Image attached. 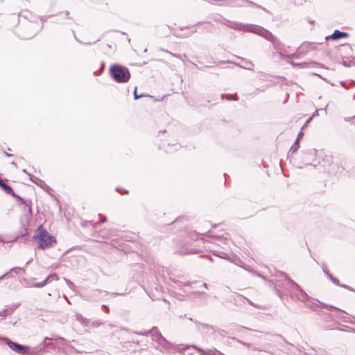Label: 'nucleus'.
Returning <instances> with one entry per match:
<instances>
[{
    "label": "nucleus",
    "instance_id": "cd10ccee",
    "mask_svg": "<svg viewBox=\"0 0 355 355\" xmlns=\"http://www.w3.org/2000/svg\"><path fill=\"white\" fill-rule=\"evenodd\" d=\"M317 302H318V304H320L324 308L329 309H333V310H336L337 311H340V312L342 311L341 309H340L339 308L336 307V306H334L333 305L322 302H320L319 300H317Z\"/></svg>",
    "mask_w": 355,
    "mask_h": 355
},
{
    "label": "nucleus",
    "instance_id": "f8f14e48",
    "mask_svg": "<svg viewBox=\"0 0 355 355\" xmlns=\"http://www.w3.org/2000/svg\"><path fill=\"white\" fill-rule=\"evenodd\" d=\"M29 179L36 185L44 189L45 191L49 193L52 189L45 183V182L37 177L29 175Z\"/></svg>",
    "mask_w": 355,
    "mask_h": 355
},
{
    "label": "nucleus",
    "instance_id": "6e6d98bb",
    "mask_svg": "<svg viewBox=\"0 0 355 355\" xmlns=\"http://www.w3.org/2000/svg\"><path fill=\"white\" fill-rule=\"evenodd\" d=\"M99 216L101 217V222L105 223L107 221V218L105 216H103L101 214H99Z\"/></svg>",
    "mask_w": 355,
    "mask_h": 355
},
{
    "label": "nucleus",
    "instance_id": "79ce46f5",
    "mask_svg": "<svg viewBox=\"0 0 355 355\" xmlns=\"http://www.w3.org/2000/svg\"><path fill=\"white\" fill-rule=\"evenodd\" d=\"M47 340H50V338H49L46 337V338L44 339V340H43V342L42 343V344H41V345H40V346H42L43 348H44V347H46V346H49L50 343H48V342H47Z\"/></svg>",
    "mask_w": 355,
    "mask_h": 355
},
{
    "label": "nucleus",
    "instance_id": "1a4fd4ad",
    "mask_svg": "<svg viewBox=\"0 0 355 355\" xmlns=\"http://www.w3.org/2000/svg\"><path fill=\"white\" fill-rule=\"evenodd\" d=\"M349 37V33L344 31H340L338 29H336L334 31V33L329 35H327L324 37L325 41H329L330 40H338L342 38H347Z\"/></svg>",
    "mask_w": 355,
    "mask_h": 355
},
{
    "label": "nucleus",
    "instance_id": "39448f33",
    "mask_svg": "<svg viewBox=\"0 0 355 355\" xmlns=\"http://www.w3.org/2000/svg\"><path fill=\"white\" fill-rule=\"evenodd\" d=\"M165 350L171 352H183L189 346L184 347L183 345H175L167 340L164 336L156 342Z\"/></svg>",
    "mask_w": 355,
    "mask_h": 355
},
{
    "label": "nucleus",
    "instance_id": "393cba45",
    "mask_svg": "<svg viewBox=\"0 0 355 355\" xmlns=\"http://www.w3.org/2000/svg\"><path fill=\"white\" fill-rule=\"evenodd\" d=\"M244 329L251 330L249 328H247L243 326L238 325V324H232V328H231V330H232L234 332H236V333H241Z\"/></svg>",
    "mask_w": 355,
    "mask_h": 355
},
{
    "label": "nucleus",
    "instance_id": "5701e85b",
    "mask_svg": "<svg viewBox=\"0 0 355 355\" xmlns=\"http://www.w3.org/2000/svg\"><path fill=\"white\" fill-rule=\"evenodd\" d=\"M37 35V32L31 31L30 33H21L19 34V37L22 40H29L34 37Z\"/></svg>",
    "mask_w": 355,
    "mask_h": 355
},
{
    "label": "nucleus",
    "instance_id": "8fccbe9b",
    "mask_svg": "<svg viewBox=\"0 0 355 355\" xmlns=\"http://www.w3.org/2000/svg\"><path fill=\"white\" fill-rule=\"evenodd\" d=\"M342 64L345 67H349L352 66V62H347V61L343 60Z\"/></svg>",
    "mask_w": 355,
    "mask_h": 355
},
{
    "label": "nucleus",
    "instance_id": "bb28decb",
    "mask_svg": "<svg viewBox=\"0 0 355 355\" xmlns=\"http://www.w3.org/2000/svg\"><path fill=\"white\" fill-rule=\"evenodd\" d=\"M300 141L295 139L294 144L290 148L289 152L291 153V155H292L293 153H296L297 151V150L300 148Z\"/></svg>",
    "mask_w": 355,
    "mask_h": 355
},
{
    "label": "nucleus",
    "instance_id": "f704fd0d",
    "mask_svg": "<svg viewBox=\"0 0 355 355\" xmlns=\"http://www.w3.org/2000/svg\"><path fill=\"white\" fill-rule=\"evenodd\" d=\"M308 46L311 49H315V45L314 43H311V42H304L302 44V46Z\"/></svg>",
    "mask_w": 355,
    "mask_h": 355
},
{
    "label": "nucleus",
    "instance_id": "423d86ee",
    "mask_svg": "<svg viewBox=\"0 0 355 355\" xmlns=\"http://www.w3.org/2000/svg\"><path fill=\"white\" fill-rule=\"evenodd\" d=\"M215 21H218L232 29L239 30V31H248V32H250L248 30L250 28V26H254L253 24H241L239 22L230 21L229 19L223 18L222 16H220V19H215Z\"/></svg>",
    "mask_w": 355,
    "mask_h": 355
},
{
    "label": "nucleus",
    "instance_id": "dca6fc26",
    "mask_svg": "<svg viewBox=\"0 0 355 355\" xmlns=\"http://www.w3.org/2000/svg\"><path fill=\"white\" fill-rule=\"evenodd\" d=\"M20 270H22L23 272H24V270L22 268H19V267L12 268L9 272L5 273L4 275H3L2 276L0 277V281L2 279H4L5 278H10V277L13 278L14 275L12 273L15 272V275H17Z\"/></svg>",
    "mask_w": 355,
    "mask_h": 355
},
{
    "label": "nucleus",
    "instance_id": "49530a36",
    "mask_svg": "<svg viewBox=\"0 0 355 355\" xmlns=\"http://www.w3.org/2000/svg\"><path fill=\"white\" fill-rule=\"evenodd\" d=\"M345 120L346 121H349V122H350V123H352L355 124V115H354V116H352V117H349V118H347V117H345Z\"/></svg>",
    "mask_w": 355,
    "mask_h": 355
},
{
    "label": "nucleus",
    "instance_id": "0eeeda50",
    "mask_svg": "<svg viewBox=\"0 0 355 355\" xmlns=\"http://www.w3.org/2000/svg\"><path fill=\"white\" fill-rule=\"evenodd\" d=\"M142 97H144L146 98V102L147 103H156V102H159V101H162L165 97V96H163L160 98H155V96H151V95H149V94H137V87H135V91H134V98L135 100L137 99H139L140 98H142Z\"/></svg>",
    "mask_w": 355,
    "mask_h": 355
},
{
    "label": "nucleus",
    "instance_id": "3c124183",
    "mask_svg": "<svg viewBox=\"0 0 355 355\" xmlns=\"http://www.w3.org/2000/svg\"><path fill=\"white\" fill-rule=\"evenodd\" d=\"M275 293L277 294V295L279 298H281V299H282V298H283L284 295L281 293V291H280L279 290H278V289L275 288Z\"/></svg>",
    "mask_w": 355,
    "mask_h": 355
},
{
    "label": "nucleus",
    "instance_id": "4468645a",
    "mask_svg": "<svg viewBox=\"0 0 355 355\" xmlns=\"http://www.w3.org/2000/svg\"><path fill=\"white\" fill-rule=\"evenodd\" d=\"M236 58L238 59L241 60L243 62V65H241L240 64H236V66H239V67H240L241 68H243V69H248V70H250V71H253L254 70L253 68H254V64L251 61H250V60H247L245 58L239 57V56H236Z\"/></svg>",
    "mask_w": 355,
    "mask_h": 355
},
{
    "label": "nucleus",
    "instance_id": "4d7b16f0",
    "mask_svg": "<svg viewBox=\"0 0 355 355\" xmlns=\"http://www.w3.org/2000/svg\"><path fill=\"white\" fill-rule=\"evenodd\" d=\"M3 154L6 157H13V155L12 154H10V153H7L6 151H3Z\"/></svg>",
    "mask_w": 355,
    "mask_h": 355
},
{
    "label": "nucleus",
    "instance_id": "c756f323",
    "mask_svg": "<svg viewBox=\"0 0 355 355\" xmlns=\"http://www.w3.org/2000/svg\"><path fill=\"white\" fill-rule=\"evenodd\" d=\"M279 54L282 59H286L288 62H290V59L292 58H299V55L296 53L289 55H284L282 53H279Z\"/></svg>",
    "mask_w": 355,
    "mask_h": 355
},
{
    "label": "nucleus",
    "instance_id": "864d4df0",
    "mask_svg": "<svg viewBox=\"0 0 355 355\" xmlns=\"http://www.w3.org/2000/svg\"><path fill=\"white\" fill-rule=\"evenodd\" d=\"M207 235H209L210 236L215 237V238L218 239L220 241H222L223 239V236H211V232L209 231L207 232Z\"/></svg>",
    "mask_w": 355,
    "mask_h": 355
},
{
    "label": "nucleus",
    "instance_id": "7ed1b4c3",
    "mask_svg": "<svg viewBox=\"0 0 355 355\" xmlns=\"http://www.w3.org/2000/svg\"><path fill=\"white\" fill-rule=\"evenodd\" d=\"M250 32L257 34L258 35H260L267 40L268 41L270 42L273 46V48L277 51H279L282 49L284 44L279 41V39L272 33L259 26H250V28L248 29Z\"/></svg>",
    "mask_w": 355,
    "mask_h": 355
},
{
    "label": "nucleus",
    "instance_id": "37998d69",
    "mask_svg": "<svg viewBox=\"0 0 355 355\" xmlns=\"http://www.w3.org/2000/svg\"><path fill=\"white\" fill-rule=\"evenodd\" d=\"M8 315V309H5L2 311H0V316L6 318Z\"/></svg>",
    "mask_w": 355,
    "mask_h": 355
},
{
    "label": "nucleus",
    "instance_id": "9d476101",
    "mask_svg": "<svg viewBox=\"0 0 355 355\" xmlns=\"http://www.w3.org/2000/svg\"><path fill=\"white\" fill-rule=\"evenodd\" d=\"M337 50L340 54V55L343 59L344 58H347V56L351 55V52L352 51V46L349 44H343L336 47Z\"/></svg>",
    "mask_w": 355,
    "mask_h": 355
},
{
    "label": "nucleus",
    "instance_id": "6e6552de",
    "mask_svg": "<svg viewBox=\"0 0 355 355\" xmlns=\"http://www.w3.org/2000/svg\"><path fill=\"white\" fill-rule=\"evenodd\" d=\"M9 195H11L18 202L19 205H23L28 207V217H32L33 213H32V208H31V202L26 200L23 199L21 196L16 194L14 191L12 190V192L9 193Z\"/></svg>",
    "mask_w": 355,
    "mask_h": 355
},
{
    "label": "nucleus",
    "instance_id": "ddd939ff",
    "mask_svg": "<svg viewBox=\"0 0 355 355\" xmlns=\"http://www.w3.org/2000/svg\"><path fill=\"white\" fill-rule=\"evenodd\" d=\"M172 147H174V150H177L180 147V144L175 143L174 144H171L170 143L163 142L162 145L159 146V148H162L166 153H171L173 152Z\"/></svg>",
    "mask_w": 355,
    "mask_h": 355
},
{
    "label": "nucleus",
    "instance_id": "2f4dec72",
    "mask_svg": "<svg viewBox=\"0 0 355 355\" xmlns=\"http://www.w3.org/2000/svg\"><path fill=\"white\" fill-rule=\"evenodd\" d=\"M227 337H228L229 338H230V339L233 340H235V341H236V342H237V343H239L242 344L243 345H244V346H245V347H250V345H251L250 343H246V342H244V341H242V340H239V339L236 338V337H234V336H227Z\"/></svg>",
    "mask_w": 355,
    "mask_h": 355
},
{
    "label": "nucleus",
    "instance_id": "a19ab883",
    "mask_svg": "<svg viewBox=\"0 0 355 355\" xmlns=\"http://www.w3.org/2000/svg\"><path fill=\"white\" fill-rule=\"evenodd\" d=\"M136 334L141 335V336H148L150 334V329L148 331H136Z\"/></svg>",
    "mask_w": 355,
    "mask_h": 355
},
{
    "label": "nucleus",
    "instance_id": "aec40b11",
    "mask_svg": "<svg viewBox=\"0 0 355 355\" xmlns=\"http://www.w3.org/2000/svg\"><path fill=\"white\" fill-rule=\"evenodd\" d=\"M8 181L7 179L2 180L0 178V188L7 194L12 192V188L7 184L6 182Z\"/></svg>",
    "mask_w": 355,
    "mask_h": 355
},
{
    "label": "nucleus",
    "instance_id": "680f3d73",
    "mask_svg": "<svg viewBox=\"0 0 355 355\" xmlns=\"http://www.w3.org/2000/svg\"><path fill=\"white\" fill-rule=\"evenodd\" d=\"M103 307L105 309L106 313H109L110 309L107 305H103Z\"/></svg>",
    "mask_w": 355,
    "mask_h": 355
},
{
    "label": "nucleus",
    "instance_id": "603ef678",
    "mask_svg": "<svg viewBox=\"0 0 355 355\" xmlns=\"http://www.w3.org/2000/svg\"><path fill=\"white\" fill-rule=\"evenodd\" d=\"M340 287L345 288H346V289H347L349 291H354V290L352 287H350V286H347L346 284H341Z\"/></svg>",
    "mask_w": 355,
    "mask_h": 355
},
{
    "label": "nucleus",
    "instance_id": "ea45409f",
    "mask_svg": "<svg viewBox=\"0 0 355 355\" xmlns=\"http://www.w3.org/2000/svg\"><path fill=\"white\" fill-rule=\"evenodd\" d=\"M189 236L194 240H198V233H197L196 232H190Z\"/></svg>",
    "mask_w": 355,
    "mask_h": 355
},
{
    "label": "nucleus",
    "instance_id": "de8ad7c7",
    "mask_svg": "<svg viewBox=\"0 0 355 355\" xmlns=\"http://www.w3.org/2000/svg\"><path fill=\"white\" fill-rule=\"evenodd\" d=\"M318 306V304L313 303L312 304L308 305V307L311 310L315 311V309Z\"/></svg>",
    "mask_w": 355,
    "mask_h": 355
},
{
    "label": "nucleus",
    "instance_id": "09e8293b",
    "mask_svg": "<svg viewBox=\"0 0 355 355\" xmlns=\"http://www.w3.org/2000/svg\"><path fill=\"white\" fill-rule=\"evenodd\" d=\"M173 282L176 284L179 287L184 286V282L180 280H173Z\"/></svg>",
    "mask_w": 355,
    "mask_h": 355
},
{
    "label": "nucleus",
    "instance_id": "a211bd4d",
    "mask_svg": "<svg viewBox=\"0 0 355 355\" xmlns=\"http://www.w3.org/2000/svg\"><path fill=\"white\" fill-rule=\"evenodd\" d=\"M191 321H193L198 327H202L204 329H207L211 331V334L215 333V327L207 323L200 322L198 320H193L192 318H189Z\"/></svg>",
    "mask_w": 355,
    "mask_h": 355
},
{
    "label": "nucleus",
    "instance_id": "f257e3e1",
    "mask_svg": "<svg viewBox=\"0 0 355 355\" xmlns=\"http://www.w3.org/2000/svg\"><path fill=\"white\" fill-rule=\"evenodd\" d=\"M33 239L37 241V247L42 250L51 248L57 243L55 237L50 234L42 225L37 227Z\"/></svg>",
    "mask_w": 355,
    "mask_h": 355
},
{
    "label": "nucleus",
    "instance_id": "c85d7f7f",
    "mask_svg": "<svg viewBox=\"0 0 355 355\" xmlns=\"http://www.w3.org/2000/svg\"><path fill=\"white\" fill-rule=\"evenodd\" d=\"M220 98L222 100H227V101H236L237 100L236 95H231L227 94H222L220 95Z\"/></svg>",
    "mask_w": 355,
    "mask_h": 355
},
{
    "label": "nucleus",
    "instance_id": "69168bd1",
    "mask_svg": "<svg viewBox=\"0 0 355 355\" xmlns=\"http://www.w3.org/2000/svg\"><path fill=\"white\" fill-rule=\"evenodd\" d=\"M32 26H33V25H32V24H29V26L26 28V29H27L28 31H31V30L32 29Z\"/></svg>",
    "mask_w": 355,
    "mask_h": 355
},
{
    "label": "nucleus",
    "instance_id": "20e7f679",
    "mask_svg": "<svg viewBox=\"0 0 355 355\" xmlns=\"http://www.w3.org/2000/svg\"><path fill=\"white\" fill-rule=\"evenodd\" d=\"M0 343L6 344L12 351L21 354L26 355L29 352V347L14 342L6 337L0 336Z\"/></svg>",
    "mask_w": 355,
    "mask_h": 355
},
{
    "label": "nucleus",
    "instance_id": "473e14b6",
    "mask_svg": "<svg viewBox=\"0 0 355 355\" xmlns=\"http://www.w3.org/2000/svg\"><path fill=\"white\" fill-rule=\"evenodd\" d=\"M328 278L332 282L333 284L340 286L341 284H340L339 280L334 277L331 274H328Z\"/></svg>",
    "mask_w": 355,
    "mask_h": 355
},
{
    "label": "nucleus",
    "instance_id": "052dcab7",
    "mask_svg": "<svg viewBox=\"0 0 355 355\" xmlns=\"http://www.w3.org/2000/svg\"><path fill=\"white\" fill-rule=\"evenodd\" d=\"M308 153L311 155H315V150H309Z\"/></svg>",
    "mask_w": 355,
    "mask_h": 355
},
{
    "label": "nucleus",
    "instance_id": "e2e57ef3",
    "mask_svg": "<svg viewBox=\"0 0 355 355\" xmlns=\"http://www.w3.org/2000/svg\"><path fill=\"white\" fill-rule=\"evenodd\" d=\"M22 172L25 174H26L28 177H29V175H31V173H29L26 169H23L22 170Z\"/></svg>",
    "mask_w": 355,
    "mask_h": 355
},
{
    "label": "nucleus",
    "instance_id": "58836bf2",
    "mask_svg": "<svg viewBox=\"0 0 355 355\" xmlns=\"http://www.w3.org/2000/svg\"><path fill=\"white\" fill-rule=\"evenodd\" d=\"M63 279H64V280L65 281V282H66V284H67V286H68L70 288H73L75 287L74 284H73L72 282H71L69 279H67V278H65V277H64Z\"/></svg>",
    "mask_w": 355,
    "mask_h": 355
},
{
    "label": "nucleus",
    "instance_id": "412c9836",
    "mask_svg": "<svg viewBox=\"0 0 355 355\" xmlns=\"http://www.w3.org/2000/svg\"><path fill=\"white\" fill-rule=\"evenodd\" d=\"M76 319L78 320L82 325L86 327L88 326L90 323L89 319L83 317V315L80 313L76 314Z\"/></svg>",
    "mask_w": 355,
    "mask_h": 355
},
{
    "label": "nucleus",
    "instance_id": "4be33fe9",
    "mask_svg": "<svg viewBox=\"0 0 355 355\" xmlns=\"http://www.w3.org/2000/svg\"><path fill=\"white\" fill-rule=\"evenodd\" d=\"M300 293V297L297 296V300H300L303 302H305L306 300H313L311 296H309L303 289L302 288L299 291Z\"/></svg>",
    "mask_w": 355,
    "mask_h": 355
},
{
    "label": "nucleus",
    "instance_id": "0e129e2a",
    "mask_svg": "<svg viewBox=\"0 0 355 355\" xmlns=\"http://www.w3.org/2000/svg\"><path fill=\"white\" fill-rule=\"evenodd\" d=\"M201 286L203 287V288H208V285L206 283L202 284Z\"/></svg>",
    "mask_w": 355,
    "mask_h": 355
},
{
    "label": "nucleus",
    "instance_id": "6ab92c4d",
    "mask_svg": "<svg viewBox=\"0 0 355 355\" xmlns=\"http://www.w3.org/2000/svg\"><path fill=\"white\" fill-rule=\"evenodd\" d=\"M319 115V112H313L311 116H310L306 121L305 124L302 127L301 130L297 135L296 139L300 141L304 135L303 129L304 127L311 122V121L316 116Z\"/></svg>",
    "mask_w": 355,
    "mask_h": 355
},
{
    "label": "nucleus",
    "instance_id": "9b49d317",
    "mask_svg": "<svg viewBox=\"0 0 355 355\" xmlns=\"http://www.w3.org/2000/svg\"><path fill=\"white\" fill-rule=\"evenodd\" d=\"M59 279V277L56 273L50 274L43 282L35 283L33 284V287L35 288H42L51 283L53 281H58Z\"/></svg>",
    "mask_w": 355,
    "mask_h": 355
},
{
    "label": "nucleus",
    "instance_id": "a878e982",
    "mask_svg": "<svg viewBox=\"0 0 355 355\" xmlns=\"http://www.w3.org/2000/svg\"><path fill=\"white\" fill-rule=\"evenodd\" d=\"M99 223L100 222H96L94 223L92 220H83L80 225L83 227H87L89 225H92L93 228H96V226L99 224Z\"/></svg>",
    "mask_w": 355,
    "mask_h": 355
},
{
    "label": "nucleus",
    "instance_id": "774afa93",
    "mask_svg": "<svg viewBox=\"0 0 355 355\" xmlns=\"http://www.w3.org/2000/svg\"><path fill=\"white\" fill-rule=\"evenodd\" d=\"M11 164H12L13 166H15V167L17 168V164H16L15 162H11Z\"/></svg>",
    "mask_w": 355,
    "mask_h": 355
},
{
    "label": "nucleus",
    "instance_id": "c9c22d12",
    "mask_svg": "<svg viewBox=\"0 0 355 355\" xmlns=\"http://www.w3.org/2000/svg\"><path fill=\"white\" fill-rule=\"evenodd\" d=\"M322 270H323V272L327 275V277H328V274H331L327 268V264L325 263H322Z\"/></svg>",
    "mask_w": 355,
    "mask_h": 355
},
{
    "label": "nucleus",
    "instance_id": "72a5a7b5",
    "mask_svg": "<svg viewBox=\"0 0 355 355\" xmlns=\"http://www.w3.org/2000/svg\"><path fill=\"white\" fill-rule=\"evenodd\" d=\"M338 313L335 315V317L338 319H340L343 322H346L345 320V317L343 315V313H346L345 311H343L340 312V311H338Z\"/></svg>",
    "mask_w": 355,
    "mask_h": 355
},
{
    "label": "nucleus",
    "instance_id": "13d9d810",
    "mask_svg": "<svg viewBox=\"0 0 355 355\" xmlns=\"http://www.w3.org/2000/svg\"><path fill=\"white\" fill-rule=\"evenodd\" d=\"M124 239H125V241H130L133 240V238H132V237L130 238L128 236H125Z\"/></svg>",
    "mask_w": 355,
    "mask_h": 355
},
{
    "label": "nucleus",
    "instance_id": "b1692460",
    "mask_svg": "<svg viewBox=\"0 0 355 355\" xmlns=\"http://www.w3.org/2000/svg\"><path fill=\"white\" fill-rule=\"evenodd\" d=\"M44 351V349L42 346H38L37 347L32 349L31 350L29 349V352L28 354L42 355L43 354Z\"/></svg>",
    "mask_w": 355,
    "mask_h": 355
},
{
    "label": "nucleus",
    "instance_id": "c03bdc74",
    "mask_svg": "<svg viewBox=\"0 0 355 355\" xmlns=\"http://www.w3.org/2000/svg\"><path fill=\"white\" fill-rule=\"evenodd\" d=\"M277 277H284L286 280H287V277H289V276L284 272L283 271H279L278 272V275H277Z\"/></svg>",
    "mask_w": 355,
    "mask_h": 355
},
{
    "label": "nucleus",
    "instance_id": "2eb2a0df",
    "mask_svg": "<svg viewBox=\"0 0 355 355\" xmlns=\"http://www.w3.org/2000/svg\"><path fill=\"white\" fill-rule=\"evenodd\" d=\"M291 63V64L293 67H297L299 68H306V67H308L309 66L311 65L313 67H315V66H322L321 64L317 62H293V61H290L289 62Z\"/></svg>",
    "mask_w": 355,
    "mask_h": 355
},
{
    "label": "nucleus",
    "instance_id": "7c9ffc66",
    "mask_svg": "<svg viewBox=\"0 0 355 355\" xmlns=\"http://www.w3.org/2000/svg\"><path fill=\"white\" fill-rule=\"evenodd\" d=\"M287 282L298 291L302 288V287L297 283H296L290 277H287Z\"/></svg>",
    "mask_w": 355,
    "mask_h": 355
},
{
    "label": "nucleus",
    "instance_id": "5fc2aeb1",
    "mask_svg": "<svg viewBox=\"0 0 355 355\" xmlns=\"http://www.w3.org/2000/svg\"><path fill=\"white\" fill-rule=\"evenodd\" d=\"M116 191L121 193H128V191H127L124 189L116 188Z\"/></svg>",
    "mask_w": 355,
    "mask_h": 355
},
{
    "label": "nucleus",
    "instance_id": "338daca9",
    "mask_svg": "<svg viewBox=\"0 0 355 355\" xmlns=\"http://www.w3.org/2000/svg\"><path fill=\"white\" fill-rule=\"evenodd\" d=\"M290 296H291V297L292 299H294V298H296V299H297V295L291 294V295H290Z\"/></svg>",
    "mask_w": 355,
    "mask_h": 355
},
{
    "label": "nucleus",
    "instance_id": "bf43d9fd",
    "mask_svg": "<svg viewBox=\"0 0 355 355\" xmlns=\"http://www.w3.org/2000/svg\"><path fill=\"white\" fill-rule=\"evenodd\" d=\"M191 284H192V282H189V281L186 282H184V286H191Z\"/></svg>",
    "mask_w": 355,
    "mask_h": 355
},
{
    "label": "nucleus",
    "instance_id": "a18cd8bd",
    "mask_svg": "<svg viewBox=\"0 0 355 355\" xmlns=\"http://www.w3.org/2000/svg\"><path fill=\"white\" fill-rule=\"evenodd\" d=\"M247 302H248V304L255 308H259L260 306L259 305H257V304H254L253 302H252L250 300H249L248 298H245Z\"/></svg>",
    "mask_w": 355,
    "mask_h": 355
},
{
    "label": "nucleus",
    "instance_id": "f3484780",
    "mask_svg": "<svg viewBox=\"0 0 355 355\" xmlns=\"http://www.w3.org/2000/svg\"><path fill=\"white\" fill-rule=\"evenodd\" d=\"M150 334L152 336V339L155 342H157L163 337L157 327H153L152 329H150Z\"/></svg>",
    "mask_w": 355,
    "mask_h": 355
},
{
    "label": "nucleus",
    "instance_id": "4c0bfd02",
    "mask_svg": "<svg viewBox=\"0 0 355 355\" xmlns=\"http://www.w3.org/2000/svg\"><path fill=\"white\" fill-rule=\"evenodd\" d=\"M216 331H217L218 334L223 337L227 336V331L224 329H219L216 330Z\"/></svg>",
    "mask_w": 355,
    "mask_h": 355
},
{
    "label": "nucleus",
    "instance_id": "f03ea898",
    "mask_svg": "<svg viewBox=\"0 0 355 355\" xmlns=\"http://www.w3.org/2000/svg\"><path fill=\"white\" fill-rule=\"evenodd\" d=\"M109 73L111 78L116 83H125L130 78L129 69L124 66L114 64L110 67Z\"/></svg>",
    "mask_w": 355,
    "mask_h": 355
},
{
    "label": "nucleus",
    "instance_id": "e433bc0d",
    "mask_svg": "<svg viewBox=\"0 0 355 355\" xmlns=\"http://www.w3.org/2000/svg\"><path fill=\"white\" fill-rule=\"evenodd\" d=\"M103 324V322L100 320L93 321L91 322V326L93 327H98L100 325H102Z\"/></svg>",
    "mask_w": 355,
    "mask_h": 355
}]
</instances>
